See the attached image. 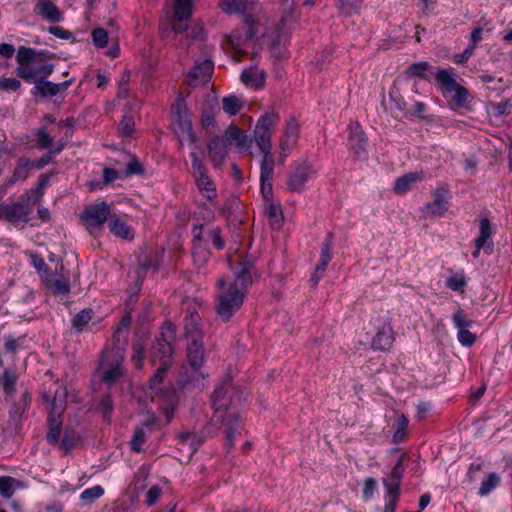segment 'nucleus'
Listing matches in <instances>:
<instances>
[{"instance_id": "obj_1", "label": "nucleus", "mask_w": 512, "mask_h": 512, "mask_svg": "<svg viewBox=\"0 0 512 512\" xmlns=\"http://www.w3.org/2000/svg\"><path fill=\"white\" fill-rule=\"evenodd\" d=\"M228 262L235 280L226 282L221 278L217 281L219 292L216 311L223 321H228L240 309L247 288L252 285L255 274L254 259L244 252L230 253Z\"/></svg>"}, {"instance_id": "obj_2", "label": "nucleus", "mask_w": 512, "mask_h": 512, "mask_svg": "<svg viewBox=\"0 0 512 512\" xmlns=\"http://www.w3.org/2000/svg\"><path fill=\"white\" fill-rule=\"evenodd\" d=\"M231 390L230 380L226 379L216 386L211 396L214 414L210 423L224 430L227 451L233 448L235 435L242 427L240 415L228 408Z\"/></svg>"}, {"instance_id": "obj_3", "label": "nucleus", "mask_w": 512, "mask_h": 512, "mask_svg": "<svg viewBox=\"0 0 512 512\" xmlns=\"http://www.w3.org/2000/svg\"><path fill=\"white\" fill-rule=\"evenodd\" d=\"M48 58L47 52L20 46L16 54L17 76L27 82L47 78L54 70V66L47 62Z\"/></svg>"}, {"instance_id": "obj_4", "label": "nucleus", "mask_w": 512, "mask_h": 512, "mask_svg": "<svg viewBox=\"0 0 512 512\" xmlns=\"http://www.w3.org/2000/svg\"><path fill=\"white\" fill-rule=\"evenodd\" d=\"M123 359V352L120 348H112L104 351L94 378H97L101 383H105L108 386L114 384L123 373Z\"/></svg>"}, {"instance_id": "obj_5", "label": "nucleus", "mask_w": 512, "mask_h": 512, "mask_svg": "<svg viewBox=\"0 0 512 512\" xmlns=\"http://www.w3.org/2000/svg\"><path fill=\"white\" fill-rule=\"evenodd\" d=\"M405 76L408 79L419 78L426 81L435 80V84L445 95L448 92V71L437 69L427 61L412 63L406 70Z\"/></svg>"}, {"instance_id": "obj_6", "label": "nucleus", "mask_w": 512, "mask_h": 512, "mask_svg": "<svg viewBox=\"0 0 512 512\" xmlns=\"http://www.w3.org/2000/svg\"><path fill=\"white\" fill-rule=\"evenodd\" d=\"M175 338V327L171 322H166L161 327L160 336L152 347V360L160 362L162 366L169 367L172 363L173 349L171 342Z\"/></svg>"}, {"instance_id": "obj_7", "label": "nucleus", "mask_w": 512, "mask_h": 512, "mask_svg": "<svg viewBox=\"0 0 512 512\" xmlns=\"http://www.w3.org/2000/svg\"><path fill=\"white\" fill-rule=\"evenodd\" d=\"M278 121L279 115L274 110L266 112L258 119L254 129V137L262 153L271 152V137Z\"/></svg>"}, {"instance_id": "obj_8", "label": "nucleus", "mask_w": 512, "mask_h": 512, "mask_svg": "<svg viewBox=\"0 0 512 512\" xmlns=\"http://www.w3.org/2000/svg\"><path fill=\"white\" fill-rule=\"evenodd\" d=\"M192 157V175L195 179L197 188L209 201H213L216 196V185L208 176L207 169L196 153H191Z\"/></svg>"}, {"instance_id": "obj_9", "label": "nucleus", "mask_w": 512, "mask_h": 512, "mask_svg": "<svg viewBox=\"0 0 512 512\" xmlns=\"http://www.w3.org/2000/svg\"><path fill=\"white\" fill-rule=\"evenodd\" d=\"M175 117V123L178 125V137L181 143L187 142L194 144L196 142V135L193 132L192 122L187 113L185 103L182 99H178L172 108Z\"/></svg>"}, {"instance_id": "obj_10", "label": "nucleus", "mask_w": 512, "mask_h": 512, "mask_svg": "<svg viewBox=\"0 0 512 512\" xmlns=\"http://www.w3.org/2000/svg\"><path fill=\"white\" fill-rule=\"evenodd\" d=\"M110 215V206L106 202L86 207L82 213V220L91 234L103 228Z\"/></svg>"}, {"instance_id": "obj_11", "label": "nucleus", "mask_w": 512, "mask_h": 512, "mask_svg": "<svg viewBox=\"0 0 512 512\" xmlns=\"http://www.w3.org/2000/svg\"><path fill=\"white\" fill-rule=\"evenodd\" d=\"M452 320L459 343L465 347H471L476 341V333L472 332L474 321L463 310L454 313Z\"/></svg>"}, {"instance_id": "obj_12", "label": "nucleus", "mask_w": 512, "mask_h": 512, "mask_svg": "<svg viewBox=\"0 0 512 512\" xmlns=\"http://www.w3.org/2000/svg\"><path fill=\"white\" fill-rule=\"evenodd\" d=\"M311 163L307 161L296 163L292 166V170L287 180V187L290 191L301 192L305 183L315 175Z\"/></svg>"}, {"instance_id": "obj_13", "label": "nucleus", "mask_w": 512, "mask_h": 512, "mask_svg": "<svg viewBox=\"0 0 512 512\" xmlns=\"http://www.w3.org/2000/svg\"><path fill=\"white\" fill-rule=\"evenodd\" d=\"M473 94L450 74V107L471 109Z\"/></svg>"}, {"instance_id": "obj_14", "label": "nucleus", "mask_w": 512, "mask_h": 512, "mask_svg": "<svg viewBox=\"0 0 512 512\" xmlns=\"http://www.w3.org/2000/svg\"><path fill=\"white\" fill-rule=\"evenodd\" d=\"M299 137V125L297 121L290 119L285 127L284 135L279 142V162L284 163L286 158L290 155L294 146L296 145Z\"/></svg>"}, {"instance_id": "obj_15", "label": "nucleus", "mask_w": 512, "mask_h": 512, "mask_svg": "<svg viewBox=\"0 0 512 512\" xmlns=\"http://www.w3.org/2000/svg\"><path fill=\"white\" fill-rule=\"evenodd\" d=\"M174 20L172 29L175 33H181L186 30L187 22L192 15L191 0H174Z\"/></svg>"}, {"instance_id": "obj_16", "label": "nucleus", "mask_w": 512, "mask_h": 512, "mask_svg": "<svg viewBox=\"0 0 512 512\" xmlns=\"http://www.w3.org/2000/svg\"><path fill=\"white\" fill-rule=\"evenodd\" d=\"M31 212L32 206L29 197H21L16 203L3 209V215L11 222H27Z\"/></svg>"}, {"instance_id": "obj_17", "label": "nucleus", "mask_w": 512, "mask_h": 512, "mask_svg": "<svg viewBox=\"0 0 512 512\" xmlns=\"http://www.w3.org/2000/svg\"><path fill=\"white\" fill-rule=\"evenodd\" d=\"M425 178L423 171H414L398 177L393 186V192L396 195H405L411 191L418 183Z\"/></svg>"}, {"instance_id": "obj_18", "label": "nucleus", "mask_w": 512, "mask_h": 512, "mask_svg": "<svg viewBox=\"0 0 512 512\" xmlns=\"http://www.w3.org/2000/svg\"><path fill=\"white\" fill-rule=\"evenodd\" d=\"M349 144L355 155L359 158L366 151L368 144L365 133L358 122H351L348 126Z\"/></svg>"}, {"instance_id": "obj_19", "label": "nucleus", "mask_w": 512, "mask_h": 512, "mask_svg": "<svg viewBox=\"0 0 512 512\" xmlns=\"http://www.w3.org/2000/svg\"><path fill=\"white\" fill-rule=\"evenodd\" d=\"M187 359L194 370H198L204 362L205 349L203 339L186 340Z\"/></svg>"}, {"instance_id": "obj_20", "label": "nucleus", "mask_w": 512, "mask_h": 512, "mask_svg": "<svg viewBox=\"0 0 512 512\" xmlns=\"http://www.w3.org/2000/svg\"><path fill=\"white\" fill-rule=\"evenodd\" d=\"M184 330L186 340L203 339L201 317L197 311L187 310Z\"/></svg>"}, {"instance_id": "obj_21", "label": "nucleus", "mask_w": 512, "mask_h": 512, "mask_svg": "<svg viewBox=\"0 0 512 512\" xmlns=\"http://www.w3.org/2000/svg\"><path fill=\"white\" fill-rule=\"evenodd\" d=\"M214 65L210 60H204L195 65L188 74V83L196 86L199 83H205L209 80L213 73Z\"/></svg>"}, {"instance_id": "obj_22", "label": "nucleus", "mask_w": 512, "mask_h": 512, "mask_svg": "<svg viewBox=\"0 0 512 512\" xmlns=\"http://www.w3.org/2000/svg\"><path fill=\"white\" fill-rule=\"evenodd\" d=\"M448 191L444 186L436 188L433 192V200L426 205L427 214L442 216L446 212Z\"/></svg>"}, {"instance_id": "obj_23", "label": "nucleus", "mask_w": 512, "mask_h": 512, "mask_svg": "<svg viewBox=\"0 0 512 512\" xmlns=\"http://www.w3.org/2000/svg\"><path fill=\"white\" fill-rule=\"evenodd\" d=\"M35 86L32 91L34 95H40L42 97H53L57 95L60 91L67 90L71 81H65L63 83L55 84L49 81H45V79H40L34 82Z\"/></svg>"}, {"instance_id": "obj_24", "label": "nucleus", "mask_w": 512, "mask_h": 512, "mask_svg": "<svg viewBox=\"0 0 512 512\" xmlns=\"http://www.w3.org/2000/svg\"><path fill=\"white\" fill-rule=\"evenodd\" d=\"M404 456L405 454L400 456L397 463L394 465L389 477L382 480L386 491L400 493L401 481L405 471V466L403 465Z\"/></svg>"}, {"instance_id": "obj_25", "label": "nucleus", "mask_w": 512, "mask_h": 512, "mask_svg": "<svg viewBox=\"0 0 512 512\" xmlns=\"http://www.w3.org/2000/svg\"><path fill=\"white\" fill-rule=\"evenodd\" d=\"M34 12L49 22H60L62 13L51 0H36Z\"/></svg>"}, {"instance_id": "obj_26", "label": "nucleus", "mask_w": 512, "mask_h": 512, "mask_svg": "<svg viewBox=\"0 0 512 512\" xmlns=\"http://www.w3.org/2000/svg\"><path fill=\"white\" fill-rule=\"evenodd\" d=\"M394 340L392 327L390 325H384L372 339L371 346L374 350L388 351L392 347Z\"/></svg>"}, {"instance_id": "obj_27", "label": "nucleus", "mask_w": 512, "mask_h": 512, "mask_svg": "<svg viewBox=\"0 0 512 512\" xmlns=\"http://www.w3.org/2000/svg\"><path fill=\"white\" fill-rule=\"evenodd\" d=\"M204 438L193 432H182L178 434L179 450H186L190 458L203 444Z\"/></svg>"}, {"instance_id": "obj_28", "label": "nucleus", "mask_w": 512, "mask_h": 512, "mask_svg": "<svg viewBox=\"0 0 512 512\" xmlns=\"http://www.w3.org/2000/svg\"><path fill=\"white\" fill-rule=\"evenodd\" d=\"M480 235L475 240V245L478 248H483L485 253L491 254L493 252V241H492V227L487 218H483L480 221Z\"/></svg>"}, {"instance_id": "obj_29", "label": "nucleus", "mask_w": 512, "mask_h": 512, "mask_svg": "<svg viewBox=\"0 0 512 512\" xmlns=\"http://www.w3.org/2000/svg\"><path fill=\"white\" fill-rule=\"evenodd\" d=\"M208 154L213 165L220 166L227 154L226 141L219 137L213 138L208 144Z\"/></svg>"}, {"instance_id": "obj_30", "label": "nucleus", "mask_w": 512, "mask_h": 512, "mask_svg": "<svg viewBox=\"0 0 512 512\" xmlns=\"http://www.w3.org/2000/svg\"><path fill=\"white\" fill-rule=\"evenodd\" d=\"M46 287L55 295H67L70 292L68 278L50 274L45 278Z\"/></svg>"}, {"instance_id": "obj_31", "label": "nucleus", "mask_w": 512, "mask_h": 512, "mask_svg": "<svg viewBox=\"0 0 512 512\" xmlns=\"http://www.w3.org/2000/svg\"><path fill=\"white\" fill-rule=\"evenodd\" d=\"M34 166V162L28 158L20 157L17 159L16 166L8 181L9 184H14L18 181H24L28 178L30 170Z\"/></svg>"}, {"instance_id": "obj_32", "label": "nucleus", "mask_w": 512, "mask_h": 512, "mask_svg": "<svg viewBox=\"0 0 512 512\" xmlns=\"http://www.w3.org/2000/svg\"><path fill=\"white\" fill-rule=\"evenodd\" d=\"M287 35L278 30L274 38H272L269 45L270 54L276 59H283L287 55L286 43Z\"/></svg>"}, {"instance_id": "obj_33", "label": "nucleus", "mask_w": 512, "mask_h": 512, "mask_svg": "<svg viewBox=\"0 0 512 512\" xmlns=\"http://www.w3.org/2000/svg\"><path fill=\"white\" fill-rule=\"evenodd\" d=\"M109 228L112 234L125 240H131L134 237L133 229L119 218L110 217Z\"/></svg>"}, {"instance_id": "obj_34", "label": "nucleus", "mask_w": 512, "mask_h": 512, "mask_svg": "<svg viewBox=\"0 0 512 512\" xmlns=\"http://www.w3.org/2000/svg\"><path fill=\"white\" fill-rule=\"evenodd\" d=\"M225 141L234 142L236 147L244 149L248 144V137L239 127L230 125L225 132Z\"/></svg>"}, {"instance_id": "obj_35", "label": "nucleus", "mask_w": 512, "mask_h": 512, "mask_svg": "<svg viewBox=\"0 0 512 512\" xmlns=\"http://www.w3.org/2000/svg\"><path fill=\"white\" fill-rule=\"evenodd\" d=\"M67 391L66 388L60 387L54 395V399L51 402V409L49 416L60 417L66 408Z\"/></svg>"}, {"instance_id": "obj_36", "label": "nucleus", "mask_w": 512, "mask_h": 512, "mask_svg": "<svg viewBox=\"0 0 512 512\" xmlns=\"http://www.w3.org/2000/svg\"><path fill=\"white\" fill-rule=\"evenodd\" d=\"M468 285V277L464 270L454 271L450 275V290L464 294Z\"/></svg>"}, {"instance_id": "obj_37", "label": "nucleus", "mask_w": 512, "mask_h": 512, "mask_svg": "<svg viewBox=\"0 0 512 512\" xmlns=\"http://www.w3.org/2000/svg\"><path fill=\"white\" fill-rule=\"evenodd\" d=\"M31 403V396L28 392L22 394L19 401H17L10 410V415L14 421H19L22 415L26 412Z\"/></svg>"}, {"instance_id": "obj_38", "label": "nucleus", "mask_w": 512, "mask_h": 512, "mask_svg": "<svg viewBox=\"0 0 512 512\" xmlns=\"http://www.w3.org/2000/svg\"><path fill=\"white\" fill-rule=\"evenodd\" d=\"M267 215L269 218L270 226L273 229H279L282 225L283 216L282 209L279 203L269 202L267 207Z\"/></svg>"}, {"instance_id": "obj_39", "label": "nucleus", "mask_w": 512, "mask_h": 512, "mask_svg": "<svg viewBox=\"0 0 512 512\" xmlns=\"http://www.w3.org/2000/svg\"><path fill=\"white\" fill-rule=\"evenodd\" d=\"M62 427V419L60 417L48 416V434L47 440L50 444L58 443Z\"/></svg>"}, {"instance_id": "obj_40", "label": "nucleus", "mask_w": 512, "mask_h": 512, "mask_svg": "<svg viewBox=\"0 0 512 512\" xmlns=\"http://www.w3.org/2000/svg\"><path fill=\"white\" fill-rule=\"evenodd\" d=\"M500 481L501 477L499 474L495 472L489 473L481 482V486L478 492L479 495H489L500 484Z\"/></svg>"}, {"instance_id": "obj_41", "label": "nucleus", "mask_w": 512, "mask_h": 512, "mask_svg": "<svg viewBox=\"0 0 512 512\" xmlns=\"http://www.w3.org/2000/svg\"><path fill=\"white\" fill-rule=\"evenodd\" d=\"M246 0H220L219 7L226 14L243 13L246 10Z\"/></svg>"}, {"instance_id": "obj_42", "label": "nucleus", "mask_w": 512, "mask_h": 512, "mask_svg": "<svg viewBox=\"0 0 512 512\" xmlns=\"http://www.w3.org/2000/svg\"><path fill=\"white\" fill-rule=\"evenodd\" d=\"M260 181H271L274 171V159L271 152L263 153L261 162Z\"/></svg>"}, {"instance_id": "obj_43", "label": "nucleus", "mask_w": 512, "mask_h": 512, "mask_svg": "<svg viewBox=\"0 0 512 512\" xmlns=\"http://www.w3.org/2000/svg\"><path fill=\"white\" fill-rule=\"evenodd\" d=\"M244 106V101L235 96L231 95L222 99V108L229 115H236Z\"/></svg>"}, {"instance_id": "obj_44", "label": "nucleus", "mask_w": 512, "mask_h": 512, "mask_svg": "<svg viewBox=\"0 0 512 512\" xmlns=\"http://www.w3.org/2000/svg\"><path fill=\"white\" fill-rule=\"evenodd\" d=\"M363 0H339L338 9L344 16L358 14L362 7Z\"/></svg>"}, {"instance_id": "obj_45", "label": "nucleus", "mask_w": 512, "mask_h": 512, "mask_svg": "<svg viewBox=\"0 0 512 512\" xmlns=\"http://www.w3.org/2000/svg\"><path fill=\"white\" fill-rule=\"evenodd\" d=\"M17 373L11 369H6L1 375V384L5 393L12 394L15 391Z\"/></svg>"}, {"instance_id": "obj_46", "label": "nucleus", "mask_w": 512, "mask_h": 512, "mask_svg": "<svg viewBox=\"0 0 512 512\" xmlns=\"http://www.w3.org/2000/svg\"><path fill=\"white\" fill-rule=\"evenodd\" d=\"M35 136L37 137V147L40 149H53V138L47 132L46 127H40L36 132Z\"/></svg>"}, {"instance_id": "obj_47", "label": "nucleus", "mask_w": 512, "mask_h": 512, "mask_svg": "<svg viewBox=\"0 0 512 512\" xmlns=\"http://www.w3.org/2000/svg\"><path fill=\"white\" fill-rule=\"evenodd\" d=\"M78 439L75 431L66 429L60 442V448L66 453L69 452L76 445Z\"/></svg>"}, {"instance_id": "obj_48", "label": "nucleus", "mask_w": 512, "mask_h": 512, "mask_svg": "<svg viewBox=\"0 0 512 512\" xmlns=\"http://www.w3.org/2000/svg\"><path fill=\"white\" fill-rule=\"evenodd\" d=\"M93 311L91 309H84L80 311L73 318V327L78 331H82L83 328L88 324V322L92 319Z\"/></svg>"}, {"instance_id": "obj_49", "label": "nucleus", "mask_w": 512, "mask_h": 512, "mask_svg": "<svg viewBox=\"0 0 512 512\" xmlns=\"http://www.w3.org/2000/svg\"><path fill=\"white\" fill-rule=\"evenodd\" d=\"M104 494V489L100 485H96L94 487L85 489L81 495L80 499L86 504L92 503L94 500L98 499Z\"/></svg>"}, {"instance_id": "obj_50", "label": "nucleus", "mask_w": 512, "mask_h": 512, "mask_svg": "<svg viewBox=\"0 0 512 512\" xmlns=\"http://www.w3.org/2000/svg\"><path fill=\"white\" fill-rule=\"evenodd\" d=\"M15 479L10 476L0 477V495L4 498L10 499L14 494L13 484Z\"/></svg>"}, {"instance_id": "obj_51", "label": "nucleus", "mask_w": 512, "mask_h": 512, "mask_svg": "<svg viewBox=\"0 0 512 512\" xmlns=\"http://www.w3.org/2000/svg\"><path fill=\"white\" fill-rule=\"evenodd\" d=\"M146 442V434L142 427L135 430L132 440L130 441L131 449L134 452H140L143 444Z\"/></svg>"}, {"instance_id": "obj_52", "label": "nucleus", "mask_w": 512, "mask_h": 512, "mask_svg": "<svg viewBox=\"0 0 512 512\" xmlns=\"http://www.w3.org/2000/svg\"><path fill=\"white\" fill-rule=\"evenodd\" d=\"M134 119L131 115L125 114L119 125V133L122 137H129L133 133Z\"/></svg>"}, {"instance_id": "obj_53", "label": "nucleus", "mask_w": 512, "mask_h": 512, "mask_svg": "<svg viewBox=\"0 0 512 512\" xmlns=\"http://www.w3.org/2000/svg\"><path fill=\"white\" fill-rule=\"evenodd\" d=\"M64 146H65V143L60 142L57 146H55L53 149H51L49 151V153L43 155L34 166L38 169H42L51 161L53 155H57L62 151Z\"/></svg>"}, {"instance_id": "obj_54", "label": "nucleus", "mask_w": 512, "mask_h": 512, "mask_svg": "<svg viewBox=\"0 0 512 512\" xmlns=\"http://www.w3.org/2000/svg\"><path fill=\"white\" fill-rule=\"evenodd\" d=\"M92 40L95 46L105 47L108 42V33L103 28H97L92 31Z\"/></svg>"}, {"instance_id": "obj_55", "label": "nucleus", "mask_w": 512, "mask_h": 512, "mask_svg": "<svg viewBox=\"0 0 512 512\" xmlns=\"http://www.w3.org/2000/svg\"><path fill=\"white\" fill-rule=\"evenodd\" d=\"M132 349H133L132 362L134 363V365L137 369H141L142 365H143V358H144V346L141 343H135V344H133Z\"/></svg>"}, {"instance_id": "obj_56", "label": "nucleus", "mask_w": 512, "mask_h": 512, "mask_svg": "<svg viewBox=\"0 0 512 512\" xmlns=\"http://www.w3.org/2000/svg\"><path fill=\"white\" fill-rule=\"evenodd\" d=\"M207 240H211L217 249L224 248V240L221 236V230L216 227L206 231Z\"/></svg>"}, {"instance_id": "obj_57", "label": "nucleus", "mask_w": 512, "mask_h": 512, "mask_svg": "<svg viewBox=\"0 0 512 512\" xmlns=\"http://www.w3.org/2000/svg\"><path fill=\"white\" fill-rule=\"evenodd\" d=\"M167 369V366L162 365L157 369L156 373L148 381L150 389L154 390L158 387L166 375Z\"/></svg>"}, {"instance_id": "obj_58", "label": "nucleus", "mask_w": 512, "mask_h": 512, "mask_svg": "<svg viewBox=\"0 0 512 512\" xmlns=\"http://www.w3.org/2000/svg\"><path fill=\"white\" fill-rule=\"evenodd\" d=\"M98 409L102 411L104 420L109 421L113 409L112 400L109 395H106L105 397L102 398L98 406Z\"/></svg>"}, {"instance_id": "obj_59", "label": "nucleus", "mask_w": 512, "mask_h": 512, "mask_svg": "<svg viewBox=\"0 0 512 512\" xmlns=\"http://www.w3.org/2000/svg\"><path fill=\"white\" fill-rule=\"evenodd\" d=\"M21 88V82L15 78H0V90L17 91Z\"/></svg>"}, {"instance_id": "obj_60", "label": "nucleus", "mask_w": 512, "mask_h": 512, "mask_svg": "<svg viewBox=\"0 0 512 512\" xmlns=\"http://www.w3.org/2000/svg\"><path fill=\"white\" fill-rule=\"evenodd\" d=\"M243 29H244V33H245L244 42L255 38L258 34V30H257L251 16L246 17L245 26Z\"/></svg>"}, {"instance_id": "obj_61", "label": "nucleus", "mask_w": 512, "mask_h": 512, "mask_svg": "<svg viewBox=\"0 0 512 512\" xmlns=\"http://www.w3.org/2000/svg\"><path fill=\"white\" fill-rule=\"evenodd\" d=\"M400 493L386 491L387 502L384 507V512H395Z\"/></svg>"}, {"instance_id": "obj_62", "label": "nucleus", "mask_w": 512, "mask_h": 512, "mask_svg": "<svg viewBox=\"0 0 512 512\" xmlns=\"http://www.w3.org/2000/svg\"><path fill=\"white\" fill-rule=\"evenodd\" d=\"M161 493H162V490L159 486L155 485V486L151 487L146 494L145 503L148 506L154 505L159 500Z\"/></svg>"}, {"instance_id": "obj_63", "label": "nucleus", "mask_w": 512, "mask_h": 512, "mask_svg": "<svg viewBox=\"0 0 512 512\" xmlns=\"http://www.w3.org/2000/svg\"><path fill=\"white\" fill-rule=\"evenodd\" d=\"M377 487V483L373 478H367L364 482V488H363V498L365 500L370 499Z\"/></svg>"}, {"instance_id": "obj_64", "label": "nucleus", "mask_w": 512, "mask_h": 512, "mask_svg": "<svg viewBox=\"0 0 512 512\" xmlns=\"http://www.w3.org/2000/svg\"><path fill=\"white\" fill-rule=\"evenodd\" d=\"M23 340L24 338L15 339L12 337H7L4 344L6 352L15 353L16 350L21 346Z\"/></svg>"}]
</instances>
